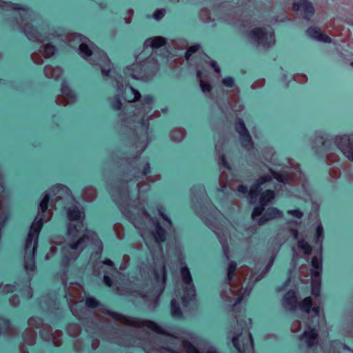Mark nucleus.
Masks as SVG:
<instances>
[{"mask_svg":"<svg viewBox=\"0 0 353 353\" xmlns=\"http://www.w3.org/2000/svg\"><path fill=\"white\" fill-rule=\"evenodd\" d=\"M75 96L65 82L61 85V95L57 97L56 103L58 105H66L74 101Z\"/></svg>","mask_w":353,"mask_h":353,"instance_id":"17","label":"nucleus"},{"mask_svg":"<svg viewBox=\"0 0 353 353\" xmlns=\"http://www.w3.org/2000/svg\"><path fill=\"white\" fill-rule=\"evenodd\" d=\"M185 137V131L183 129H174L170 132V138L176 142L181 141Z\"/></svg>","mask_w":353,"mask_h":353,"instance_id":"37","label":"nucleus"},{"mask_svg":"<svg viewBox=\"0 0 353 353\" xmlns=\"http://www.w3.org/2000/svg\"><path fill=\"white\" fill-rule=\"evenodd\" d=\"M10 323L7 320L2 321V325L0 327V334H10L12 332Z\"/></svg>","mask_w":353,"mask_h":353,"instance_id":"45","label":"nucleus"},{"mask_svg":"<svg viewBox=\"0 0 353 353\" xmlns=\"http://www.w3.org/2000/svg\"><path fill=\"white\" fill-rule=\"evenodd\" d=\"M265 206L260 205V206L255 207L252 214V218L253 220H255L258 216L261 215L263 212L264 211Z\"/></svg>","mask_w":353,"mask_h":353,"instance_id":"48","label":"nucleus"},{"mask_svg":"<svg viewBox=\"0 0 353 353\" xmlns=\"http://www.w3.org/2000/svg\"><path fill=\"white\" fill-rule=\"evenodd\" d=\"M294 11H300L303 17L309 20L314 14V8L308 0H299L292 5Z\"/></svg>","mask_w":353,"mask_h":353,"instance_id":"15","label":"nucleus"},{"mask_svg":"<svg viewBox=\"0 0 353 353\" xmlns=\"http://www.w3.org/2000/svg\"><path fill=\"white\" fill-rule=\"evenodd\" d=\"M230 330L228 337L231 339L234 347L239 353H245L253 349V339L251 334L247 329L239 325V327H234Z\"/></svg>","mask_w":353,"mask_h":353,"instance_id":"7","label":"nucleus"},{"mask_svg":"<svg viewBox=\"0 0 353 353\" xmlns=\"http://www.w3.org/2000/svg\"><path fill=\"white\" fill-rule=\"evenodd\" d=\"M283 306L289 311H295L299 305L296 292L290 290L285 293L283 299Z\"/></svg>","mask_w":353,"mask_h":353,"instance_id":"21","label":"nucleus"},{"mask_svg":"<svg viewBox=\"0 0 353 353\" xmlns=\"http://www.w3.org/2000/svg\"><path fill=\"white\" fill-rule=\"evenodd\" d=\"M154 276H155L157 284L158 285V287L159 288V291L157 292L154 295V296H155L154 302H155V304H157L159 296L162 293V292L163 290L165 281H166V270H165V265H163L161 267L159 272L154 271Z\"/></svg>","mask_w":353,"mask_h":353,"instance_id":"18","label":"nucleus"},{"mask_svg":"<svg viewBox=\"0 0 353 353\" xmlns=\"http://www.w3.org/2000/svg\"><path fill=\"white\" fill-rule=\"evenodd\" d=\"M270 172L272 173V175L273 176V177L275 179H276L279 182H284L285 177L282 174H281L279 172H274L272 170H270Z\"/></svg>","mask_w":353,"mask_h":353,"instance_id":"56","label":"nucleus"},{"mask_svg":"<svg viewBox=\"0 0 353 353\" xmlns=\"http://www.w3.org/2000/svg\"><path fill=\"white\" fill-rule=\"evenodd\" d=\"M301 323L300 321L299 320H296V321H294L292 323V325H291V331L292 332H298L300 330H301Z\"/></svg>","mask_w":353,"mask_h":353,"instance_id":"53","label":"nucleus"},{"mask_svg":"<svg viewBox=\"0 0 353 353\" xmlns=\"http://www.w3.org/2000/svg\"><path fill=\"white\" fill-rule=\"evenodd\" d=\"M28 323L29 328L30 329L41 328V330L40 334L41 336H44L46 332L48 336L51 333V331H52L51 326L48 324H44L43 320L39 317L30 318L28 319Z\"/></svg>","mask_w":353,"mask_h":353,"instance_id":"20","label":"nucleus"},{"mask_svg":"<svg viewBox=\"0 0 353 353\" xmlns=\"http://www.w3.org/2000/svg\"><path fill=\"white\" fill-rule=\"evenodd\" d=\"M297 245L299 249L302 250L305 255H310L312 253V248L311 245L304 239L298 241Z\"/></svg>","mask_w":353,"mask_h":353,"instance_id":"38","label":"nucleus"},{"mask_svg":"<svg viewBox=\"0 0 353 353\" xmlns=\"http://www.w3.org/2000/svg\"><path fill=\"white\" fill-rule=\"evenodd\" d=\"M312 266L313 269L311 271L312 277H319L322 270L321 261L317 256H313L312 259Z\"/></svg>","mask_w":353,"mask_h":353,"instance_id":"32","label":"nucleus"},{"mask_svg":"<svg viewBox=\"0 0 353 353\" xmlns=\"http://www.w3.org/2000/svg\"><path fill=\"white\" fill-rule=\"evenodd\" d=\"M88 243L96 245L101 252L103 245L97 233L91 231H86L82 236L76 241L65 243L61 249V265L67 268L70 263L74 262L79 257L82 250L86 247Z\"/></svg>","mask_w":353,"mask_h":353,"instance_id":"1","label":"nucleus"},{"mask_svg":"<svg viewBox=\"0 0 353 353\" xmlns=\"http://www.w3.org/2000/svg\"><path fill=\"white\" fill-rule=\"evenodd\" d=\"M249 272L250 268L247 265L237 268L235 261H230L228 263L226 280L230 286V293L236 297L235 304L239 303L245 294L247 289L243 288V283Z\"/></svg>","mask_w":353,"mask_h":353,"instance_id":"2","label":"nucleus"},{"mask_svg":"<svg viewBox=\"0 0 353 353\" xmlns=\"http://www.w3.org/2000/svg\"><path fill=\"white\" fill-rule=\"evenodd\" d=\"M307 34L312 39L323 43H331L332 39L326 34L322 32L321 29L316 26L310 27L307 31Z\"/></svg>","mask_w":353,"mask_h":353,"instance_id":"22","label":"nucleus"},{"mask_svg":"<svg viewBox=\"0 0 353 353\" xmlns=\"http://www.w3.org/2000/svg\"><path fill=\"white\" fill-rule=\"evenodd\" d=\"M23 338L26 344L32 345L35 343L37 333L32 329L28 328L24 332Z\"/></svg>","mask_w":353,"mask_h":353,"instance_id":"31","label":"nucleus"},{"mask_svg":"<svg viewBox=\"0 0 353 353\" xmlns=\"http://www.w3.org/2000/svg\"><path fill=\"white\" fill-rule=\"evenodd\" d=\"M42 228V219L34 221L30 228L25 245L24 268L27 272H34L36 265L34 254L38 245V236Z\"/></svg>","mask_w":353,"mask_h":353,"instance_id":"4","label":"nucleus"},{"mask_svg":"<svg viewBox=\"0 0 353 353\" xmlns=\"http://www.w3.org/2000/svg\"><path fill=\"white\" fill-rule=\"evenodd\" d=\"M96 196V190L92 187L85 188L82 194L83 199L88 202L92 201Z\"/></svg>","mask_w":353,"mask_h":353,"instance_id":"35","label":"nucleus"},{"mask_svg":"<svg viewBox=\"0 0 353 353\" xmlns=\"http://www.w3.org/2000/svg\"><path fill=\"white\" fill-rule=\"evenodd\" d=\"M43 72L48 79H58L62 74L63 70L60 67H52L47 65L44 67Z\"/></svg>","mask_w":353,"mask_h":353,"instance_id":"27","label":"nucleus"},{"mask_svg":"<svg viewBox=\"0 0 353 353\" xmlns=\"http://www.w3.org/2000/svg\"><path fill=\"white\" fill-rule=\"evenodd\" d=\"M99 304L98 301L93 297H88L85 300V305L90 308H95Z\"/></svg>","mask_w":353,"mask_h":353,"instance_id":"47","label":"nucleus"},{"mask_svg":"<svg viewBox=\"0 0 353 353\" xmlns=\"http://www.w3.org/2000/svg\"><path fill=\"white\" fill-rule=\"evenodd\" d=\"M327 161L329 163H335L339 161V156L334 153H330L327 155Z\"/></svg>","mask_w":353,"mask_h":353,"instance_id":"57","label":"nucleus"},{"mask_svg":"<svg viewBox=\"0 0 353 353\" xmlns=\"http://www.w3.org/2000/svg\"><path fill=\"white\" fill-rule=\"evenodd\" d=\"M220 241L222 245L224 256H225L227 260H230V249L228 245L225 241H223V240H220Z\"/></svg>","mask_w":353,"mask_h":353,"instance_id":"50","label":"nucleus"},{"mask_svg":"<svg viewBox=\"0 0 353 353\" xmlns=\"http://www.w3.org/2000/svg\"><path fill=\"white\" fill-rule=\"evenodd\" d=\"M288 214H289L296 218H298V219H301L303 216V212L299 210H288Z\"/></svg>","mask_w":353,"mask_h":353,"instance_id":"55","label":"nucleus"},{"mask_svg":"<svg viewBox=\"0 0 353 353\" xmlns=\"http://www.w3.org/2000/svg\"><path fill=\"white\" fill-rule=\"evenodd\" d=\"M275 197V193L273 190H267L261 194L259 203L261 205L266 206Z\"/></svg>","mask_w":353,"mask_h":353,"instance_id":"28","label":"nucleus"},{"mask_svg":"<svg viewBox=\"0 0 353 353\" xmlns=\"http://www.w3.org/2000/svg\"><path fill=\"white\" fill-rule=\"evenodd\" d=\"M318 336L315 329H310L303 332L300 336V340L305 342L307 347H311L317 343Z\"/></svg>","mask_w":353,"mask_h":353,"instance_id":"25","label":"nucleus"},{"mask_svg":"<svg viewBox=\"0 0 353 353\" xmlns=\"http://www.w3.org/2000/svg\"><path fill=\"white\" fill-rule=\"evenodd\" d=\"M68 334L73 337H76L81 333V327L77 323H70L67 327Z\"/></svg>","mask_w":353,"mask_h":353,"instance_id":"39","label":"nucleus"},{"mask_svg":"<svg viewBox=\"0 0 353 353\" xmlns=\"http://www.w3.org/2000/svg\"><path fill=\"white\" fill-rule=\"evenodd\" d=\"M68 216L70 221L68 232L69 235L77 236L80 231H83V219L84 218L83 212H81L78 208L73 207L68 210Z\"/></svg>","mask_w":353,"mask_h":353,"instance_id":"9","label":"nucleus"},{"mask_svg":"<svg viewBox=\"0 0 353 353\" xmlns=\"http://www.w3.org/2000/svg\"><path fill=\"white\" fill-rule=\"evenodd\" d=\"M222 83L224 85L232 88L234 85V81L232 77H226L222 80Z\"/></svg>","mask_w":353,"mask_h":353,"instance_id":"54","label":"nucleus"},{"mask_svg":"<svg viewBox=\"0 0 353 353\" xmlns=\"http://www.w3.org/2000/svg\"><path fill=\"white\" fill-rule=\"evenodd\" d=\"M330 175L334 179H337L341 175V170L339 168H332L330 171Z\"/></svg>","mask_w":353,"mask_h":353,"instance_id":"59","label":"nucleus"},{"mask_svg":"<svg viewBox=\"0 0 353 353\" xmlns=\"http://www.w3.org/2000/svg\"><path fill=\"white\" fill-rule=\"evenodd\" d=\"M323 229L322 225H319L316 228V241H321V239L323 238Z\"/></svg>","mask_w":353,"mask_h":353,"instance_id":"60","label":"nucleus"},{"mask_svg":"<svg viewBox=\"0 0 353 353\" xmlns=\"http://www.w3.org/2000/svg\"><path fill=\"white\" fill-rule=\"evenodd\" d=\"M55 52V47L52 46V44L48 43L45 46H43V56L45 58H49L51 56H52Z\"/></svg>","mask_w":353,"mask_h":353,"instance_id":"44","label":"nucleus"},{"mask_svg":"<svg viewBox=\"0 0 353 353\" xmlns=\"http://www.w3.org/2000/svg\"><path fill=\"white\" fill-rule=\"evenodd\" d=\"M40 305L42 308H44L45 306H46L48 310H50L51 306L56 305V302L54 300H51L50 298L43 297L40 301Z\"/></svg>","mask_w":353,"mask_h":353,"instance_id":"46","label":"nucleus"},{"mask_svg":"<svg viewBox=\"0 0 353 353\" xmlns=\"http://www.w3.org/2000/svg\"><path fill=\"white\" fill-rule=\"evenodd\" d=\"M159 214L161 216V218L166 221L169 226H172V221L170 218L165 214V209L163 207L158 208Z\"/></svg>","mask_w":353,"mask_h":353,"instance_id":"49","label":"nucleus"},{"mask_svg":"<svg viewBox=\"0 0 353 353\" xmlns=\"http://www.w3.org/2000/svg\"><path fill=\"white\" fill-rule=\"evenodd\" d=\"M150 353H172L171 351L167 348L161 347L157 350H152Z\"/></svg>","mask_w":353,"mask_h":353,"instance_id":"64","label":"nucleus"},{"mask_svg":"<svg viewBox=\"0 0 353 353\" xmlns=\"http://www.w3.org/2000/svg\"><path fill=\"white\" fill-rule=\"evenodd\" d=\"M70 190L65 185H57L52 188L50 193H46L43 196L39 207L38 214L34 221H39L42 219V225L43 222L49 221L52 216L50 210H48L50 196H55V201L61 200L70 195Z\"/></svg>","mask_w":353,"mask_h":353,"instance_id":"5","label":"nucleus"},{"mask_svg":"<svg viewBox=\"0 0 353 353\" xmlns=\"http://www.w3.org/2000/svg\"><path fill=\"white\" fill-rule=\"evenodd\" d=\"M210 66L214 69L215 72L219 74L221 72V70L219 66L218 65L217 63L214 61H211L210 62Z\"/></svg>","mask_w":353,"mask_h":353,"instance_id":"63","label":"nucleus"},{"mask_svg":"<svg viewBox=\"0 0 353 353\" xmlns=\"http://www.w3.org/2000/svg\"><path fill=\"white\" fill-rule=\"evenodd\" d=\"M62 332L59 330H56L53 334L51 332L48 336L47 333H45V336L43 337H49L50 336H52V341L55 346H60L61 345V336Z\"/></svg>","mask_w":353,"mask_h":353,"instance_id":"41","label":"nucleus"},{"mask_svg":"<svg viewBox=\"0 0 353 353\" xmlns=\"http://www.w3.org/2000/svg\"><path fill=\"white\" fill-rule=\"evenodd\" d=\"M166 43L165 39L162 37H155L154 38L148 39L145 41V46H150L152 48H158L163 46Z\"/></svg>","mask_w":353,"mask_h":353,"instance_id":"29","label":"nucleus"},{"mask_svg":"<svg viewBox=\"0 0 353 353\" xmlns=\"http://www.w3.org/2000/svg\"><path fill=\"white\" fill-rule=\"evenodd\" d=\"M234 128L239 134L241 145L247 150L251 149L253 146V141L242 119H236Z\"/></svg>","mask_w":353,"mask_h":353,"instance_id":"13","label":"nucleus"},{"mask_svg":"<svg viewBox=\"0 0 353 353\" xmlns=\"http://www.w3.org/2000/svg\"><path fill=\"white\" fill-rule=\"evenodd\" d=\"M283 216V212L275 208H269L266 210L264 214L259 219V225H261L266 222Z\"/></svg>","mask_w":353,"mask_h":353,"instance_id":"24","label":"nucleus"},{"mask_svg":"<svg viewBox=\"0 0 353 353\" xmlns=\"http://www.w3.org/2000/svg\"><path fill=\"white\" fill-rule=\"evenodd\" d=\"M165 14V9H157L153 14V17L156 20H160L161 19Z\"/></svg>","mask_w":353,"mask_h":353,"instance_id":"51","label":"nucleus"},{"mask_svg":"<svg viewBox=\"0 0 353 353\" xmlns=\"http://www.w3.org/2000/svg\"><path fill=\"white\" fill-rule=\"evenodd\" d=\"M57 252V248L54 245H52L50 247V251L46 254V259H49L52 256L55 254V253Z\"/></svg>","mask_w":353,"mask_h":353,"instance_id":"61","label":"nucleus"},{"mask_svg":"<svg viewBox=\"0 0 353 353\" xmlns=\"http://www.w3.org/2000/svg\"><path fill=\"white\" fill-rule=\"evenodd\" d=\"M23 32L30 41L43 43L45 41L43 37L33 27L31 23H26L22 26Z\"/></svg>","mask_w":353,"mask_h":353,"instance_id":"19","label":"nucleus"},{"mask_svg":"<svg viewBox=\"0 0 353 353\" xmlns=\"http://www.w3.org/2000/svg\"><path fill=\"white\" fill-rule=\"evenodd\" d=\"M312 278V294L315 297H318L320 295V281L319 277Z\"/></svg>","mask_w":353,"mask_h":353,"instance_id":"40","label":"nucleus"},{"mask_svg":"<svg viewBox=\"0 0 353 353\" xmlns=\"http://www.w3.org/2000/svg\"><path fill=\"white\" fill-rule=\"evenodd\" d=\"M153 102V99L152 97L146 96L143 98L142 105H143V114L141 119V124L143 125L144 123V117L146 114H148L152 109L151 105Z\"/></svg>","mask_w":353,"mask_h":353,"instance_id":"30","label":"nucleus"},{"mask_svg":"<svg viewBox=\"0 0 353 353\" xmlns=\"http://www.w3.org/2000/svg\"><path fill=\"white\" fill-rule=\"evenodd\" d=\"M154 237L155 241L159 244L165 240V231L161 227L159 222H157L156 225L155 231L154 232Z\"/></svg>","mask_w":353,"mask_h":353,"instance_id":"33","label":"nucleus"},{"mask_svg":"<svg viewBox=\"0 0 353 353\" xmlns=\"http://www.w3.org/2000/svg\"><path fill=\"white\" fill-rule=\"evenodd\" d=\"M197 78L199 79L200 87L203 92H210L212 90V86L208 82H205L203 80L201 79V72L200 70L197 71L196 73Z\"/></svg>","mask_w":353,"mask_h":353,"instance_id":"42","label":"nucleus"},{"mask_svg":"<svg viewBox=\"0 0 353 353\" xmlns=\"http://www.w3.org/2000/svg\"><path fill=\"white\" fill-rule=\"evenodd\" d=\"M123 98L127 102H135L140 99L141 94L131 85H126L123 92Z\"/></svg>","mask_w":353,"mask_h":353,"instance_id":"26","label":"nucleus"},{"mask_svg":"<svg viewBox=\"0 0 353 353\" xmlns=\"http://www.w3.org/2000/svg\"><path fill=\"white\" fill-rule=\"evenodd\" d=\"M108 314L116 321L121 324L130 325L135 327H148L150 330L157 333L161 332V327L154 322L149 320H141L139 319L123 316L116 312H108Z\"/></svg>","mask_w":353,"mask_h":353,"instance_id":"8","label":"nucleus"},{"mask_svg":"<svg viewBox=\"0 0 353 353\" xmlns=\"http://www.w3.org/2000/svg\"><path fill=\"white\" fill-rule=\"evenodd\" d=\"M112 107L115 110H119L121 108L122 103L119 100V99H117V98L114 99V100L112 103Z\"/></svg>","mask_w":353,"mask_h":353,"instance_id":"58","label":"nucleus"},{"mask_svg":"<svg viewBox=\"0 0 353 353\" xmlns=\"http://www.w3.org/2000/svg\"><path fill=\"white\" fill-rule=\"evenodd\" d=\"M271 180L272 176L268 174L263 175L257 179L249 191L250 203H254L256 202L259 193L262 190L261 185Z\"/></svg>","mask_w":353,"mask_h":353,"instance_id":"16","label":"nucleus"},{"mask_svg":"<svg viewBox=\"0 0 353 353\" xmlns=\"http://www.w3.org/2000/svg\"><path fill=\"white\" fill-rule=\"evenodd\" d=\"M31 58H32V61H34V63H35L36 64L40 65V64H42L43 62L41 56L39 53H37V52L32 53L31 55Z\"/></svg>","mask_w":353,"mask_h":353,"instance_id":"52","label":"nucleus"},{"mask_svg":"<svg viewBox=\"0 0 353 353\" xmlns=\"http://www.w3.org/2000/svg\"><path fill=\"white\" fill-rule=\"evenodd\" d=\"M150 172V166L148 163H146L143 166V170L141 172L142 176H146Z\"/></svg>","mask_w":353,"mask_h":353,"instance_id":"62","label":"nucleus"},{"mask_svg":"<svg viewBox=\"0 0 353 353\" xmlns=\"http://www.w3.org/2000/svg\"><path fill=\"white\" fill-rule=\"evenodd\" d=\"M201 46L199 44H194L190 46L185 54V58L187 61H190L192 59L194 54H200ZM203 53V52H201Z\"/></svg>","mask_w":353,"mask_h":353,"instance_id":"36","label":"nucleus"},{"mask_svg":"<svg viewBox=\"0 0 353 353\" xmlns=\"http://www.w3.org/2000/svg\"><path fill=\"white\" fill-rule=\"evenodd\" d=\"M181 276L183 283V295L182 301L184 304L194 299L196 296V290L189 269L187 266H183L181 269Z\"/></svg>","mask_w":353,"mask_h":353,"instance_id":"10","label":"nucleus"},{"mask_svg":"<svg viewBox=\"0 0 353 353\" xmlns=\"http://www.w3.org/2000/svg\"><path fill=\"white\" fill-rule=\"evenodd\" d=\"M337 148L350 161H353V137L343 136L335 138Z\"/></svg>","mask_w":353,"mask_h":353,"instance_id":"14","label":"nucleus"},{"mask_svg":"<svg viewBox=\"0 0 353 353\" xmlns=\"http://www.w3.org/2000/svg\"><path fill=\"white\" fill-rule=\"evenodd\" d=\"M249 37L256 42L258 46L265 48L270 47L274 44L273 33L267 32L264 28H255L249 32Z\"/></svg>","mask_w":353,"mask_h":353,"instance_id":"12","label":"nucleus"},{"mask_svg":"<svg viewBox=\"0 0 353 353\" xmlns=\"http://www.w3.org/2000/svg\"><path fill=\"white\" fill-rule=\"evenodd\" d=\"M159 70L157 61L148 57L141 63L132 64L127 69V72L135 79L148 81L151 79Z\"/></svg>","mask_w":353,"mask_h":353,"instance_id":"6","label":"nucleus"},{"mask_svg":"<svg viewBox=\"0 0 353 353\" xmlns=\"http://www.w3.org/2000/svg\"><path fill=\"white\" fill-rule=\"evenodd\" d=\"M183 347L185 353H201L198 349L194 346L190 342L184 341L183 342ZM206 353H219L217 351L210 349Z\"/></svg>","mask_w":353,"mask_h":353,"instance_id":"34","label":"nucleus"},{"mask_svg":"<svg viewBox=\"0 0 353 353\" xmlns=\"http://www.w3.org/2000/svg\"><path fill=\"white\" fill-rule=\"evenodd\" d=\"M298 306L301 311L307 314H309L312 310L316 316L319 315V307L313 304L312 299L310 296L305 297L299 302Z\"/></svg>","mask_w":353,"mask_h":353,"instance_id":"23","label":"nucleus"},{"mask_svg":"<svg viewBox=\"0 0 353 353\" xmlns=\"http://www.w3.org/2000/svg\"><path fill=\"white\" fill-rule=\"evenodd\" d=\"M171 311L172 316L175 317H179L182 315L179 304L174 299H172L171 301Z\"/></svg>","mask_w":353,"mask_h":353,"instance_id":"43","label":"nucleus"},{"mask_svg":"<svg viewBox=\"0 0 353 353\" xmlns=\"http://www.w3.org/2000/svg\"><path fill=\"white\" fill-rule=\"evenodd\" d=\"M90 45L81 42L79 47V54L85 59L89 60L93 65H99L103 77H108L112 69V65L107 54L102 50L94 48V44Z\"/></svg>","mask_w":353,"mask_h":353,"instance_id":"3","label":"nucleus"},{"mask_svg":"<svg viewBox=\"0 0 353 353\" xmlns=\"http://www.w3.org/2000/svg\"><path fill=\"white\" fill-rule=\"evenodd\" d=\"M65 297L69 302L71 312L77 318L81 319L80 314L77 311L78 303L81 301V285L77 283H72V285L67 290Z\"/></svg>","mask_w":353,"mask_h":353,"instance_id":"11","label":"nucleus"}]
</instances>
